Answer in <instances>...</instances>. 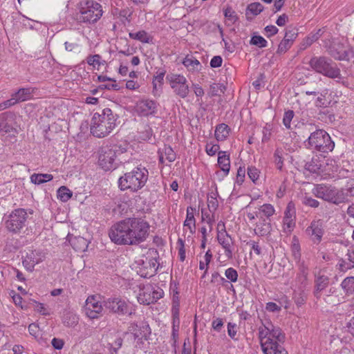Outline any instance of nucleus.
Returning <instances> with one entry per match:
<instances>
[{
	"instance_id": "53",
	"label": "nucleus",
	"mask_w": 354,
	"mask_h": 354,
	"mask_svg": "<svg viewBox=\"0 0 354 354\" xmlns=\"http://www.w3.org/2000/svg\"><path fill=\"white\" fill-rule=\"evenodd\" d=\"M297 30L295 28L288 29L286 30L283 39L292 44L294 40L297 38Z\"/></svg>"
},
{
	"instance_id": "37",
	"label": "nucleus",
	"mask_w": 354,
	"mask_h": 354,
	"mask_svg": "<svg viewBox=\"0 0 354 354\" xmlns=\"http://www.w3.org/2000/svg\"><path fill=\"white\" fill-rule=\"evenodd\" d=\"M270 338L278 342H283L285 339V336L281 328L279 327L274 326L272 323L270 327Z\"/></svg>"
},
{
	"instance_id": "42",
	"label": "nucleus",
	"mask_w": 354,
	"mask_h": 354,
	"mask_svg": "<svg viewBox=\"0 0 354 354\" xmlns=\"http://www.w3.org/2000/svg\"><path fill=\"white\" fill-rule=\"evenodd\" d=\"M250 44L259 48H264L267 46L268 41L260 35H254L252 37Z\"/></svg>"
},
{
	"instance_id": "44",
	"label": "nucleus",
	"mask_w": 354,
	"mask_h": 354,
	"mask_svg": "<svg viewBox=\"0 0 354 354\" xmlns=\"http://www.w3.org/2000/svg\"><path fill=\"white\" fill-rule=\"evenodd\" d=\"M224 16L227 20L230 21L232 24H234L238 20L237 15L231 7H227L225 9Z\"/></svg>"
},
{
	"instance_id": "54",
	"label": "nucleus",
	"mask_w": 354,
	"mask_h": 354,
	"mask_svg": "<svg viewBox=\"0 0 354 354\" xmlns=\"http://www.w3.org/2000/svg\"><path fill=\"white\" fill-rule=\"evenodd\" d=\"M292 44L283 39L279 44L277 53L278 54L285 53L292 46Z\"/></svg>"
},
{
	"instance_id": "33",
	"label": "nucleus",
	"mask_w": 354,
	"mask_h": 354,
	"mask_svg": "<svg viewBox=\"0 0 354 354\" xmlns=\"http://www.w3.org/2000/svg\"><path fill=\"white\" fill-rule=\"evenodd\" d=\"M158 153L162 155L169 162H174L176 160V153L170 146L164 145L158 149Z\"/></svg>"
},
{
	"instance_id": "9",
	"label": "nucleus",
	"mask_w": 354,
	"mask_h": 354,
	"mask_svg": "<svg viewBox=\"0 0 354 354\" xmlns=\"http://www.w3.org/2000/svg\"><path fill=\"white\" fill-rule=\"evenodd\" d=\"M102 6L93 0L86 1L80 9L77 18L80 22L93 24L97 22L102 16Z\"/></svg>"
},
{
	"instance_id": "11",
	"label": "nucleus",
	"mask_w": 354,
	"mask_h": 354,
	"mask_svg": "<svg viewBox=\"0 0 354 354\" xmlns=\"http://www.w3.org/2000/svg\"><path fill=\"white\" fill-rule=\"evenodd\" d=\"M326 49L328 54L334 59L340 61H348L354 57V50L349 46L337 42L333 45H326Z\"/></svg>"
},
{
	"instance_id": "51",
	"label": "nucleus",
	"mask_w": 354,
	"mask_h": 354,
	"mask_svg": "<svg viewBox=\"0 0 354 354\" xmlns=\"http://www.w3.org/2000/svg\"><path fill=\"white\" fill-rule=\"evenodd\" d=\"M140 133V138L141 139L143 140H149L153 136V130L149 125H146Z\"/></svg>"
},
{
	"instance_id": "47",
	"label": "nucleus",
	"mask_w": 354,
	"mask_h": 354,
	"mask_svg": "<svg viewBox=\"0 0 354 354\" xmlns=\"http://www.w3.org/2000/svg\"><path fill=\"white\" fill-rule=\"evenodd\" d=\"M227 334L233 340H238L237 325L235 323L229 322L227 324Z\"/></svg>"
},
{
	"instance_id": "64",
	"label": "nucleus",
	"mask_w": 354,
	"mask_h": 354,
	"mask_svg": "<svg viewBox=\"0 0 354 354\" xmlns=\"http://www.w3.org/2000/svg\"><path fill=\"white\" fill-rule=\"evenodd\" d=\"M223 59L221 56H214L210 61V66L212 68L220 67L222 64Z\"/></svg>"
},
{
	"instance_id": "22",
	"label": "nucleus",
	"mask_w": 354,
	"mask_h": 354,
	"mask_svg": "<svg viewBox=\"0 0 354 354\" xmlns=\"http://www.w3.org/2000/svg\"><path fill=\"white\" fill-rule=\"evenodd\" d=\"M270 327L271 322L266 321L263 323L262 326L259 328V338L261 346L263 342H268L273 339L270 338Z\"/></svg>"
},
{
	"instance_id": "32",
	"label": "nucleus",
	"mask_w": 354,
	"mask_h": 354,
	"mask_svg": "<svg viewBox=\"0 0 354 354\" xmlns=\"http://www.w3.org/2000/svg\"><path fill=\"white\" fill-rule=\"evenodd\" d=\"M129 36L131 39H136L145 44H149L151 41V37L145 30H140L137 32H129Z\"/></svg>"
},
{
	"instance_id": "2",
	"label": "nucleus",
	"mask_w": 354,
	"mask_h": 354,
	"mask_svg": "<svg viewBox=\"0 0 354 354\" xmlns=\"http://www.w3.org/2000/svg\"><path fill=\"white\" fill-rule=\"evenodd\" d=\"M118 118L109 108H105L101 112L95 113L92 117L90 131L96 138H104L109 136L116 127Z\"/></svg>"
},
{
	"instance_id": "43",
	"label": "nucleus",
	"mask_w": 354,
	"mask_h": 354,
	"mask_svg": "<svg viewBox=\"0 0 354 354\" xmlns=\"http://www.w3.org/2000/svg\"><path fill=\"white\" fill-rule=\"evenodd\" d=\"M283 150L282 149L277 148L274 153V162L279 170H281L283 165Z\"/></svg>"
},
{
	"instance_id": "63",
	"label": "nucleus",
	"mask_w": 354,
	"mask_h": 354,
	"mask_svg": "<svg viewBox=\"0 0 354 354\" xmlns=\"http://www.w3.org/2000/svg\"><path fill=\"white\" fill-rule=\"evenodd\" d=\"M207 205L210 212L216 211L218 207L217 199L212 196L210 199H208Z\"/></svg>"
},
{
	"instance_id": "55",
	"label": "nucleus",
	"mask_w": 354,
	"mask_h": 354,
	"mask_svg": "<svg viewBox=\"0 0 354 354\" xmlns=\"http://www.w3.org/2000/svg\"><path fill=\"white\" fill-rule=\"evenodd\" d=\"M283 218L295 219V211L292 203H289L286 207Z\"/></svg>"
},
{
	"instance_id": "3",
	"label": "nucleus",
	"mask_w": 354,
	"mask_h": 354,
	"mask_svg": "<svg viewBox=\"0 0 354 354\" xmlns=\"http://www.w3.org/2000/svg\"><path fill=\"white\" fill-rule=\"evenodd\" d=\"M149 171L144 167H135L132 171L125 173L118 179V187L121 191L129 190L136 192L141 189L148 180Z\"/></svg>"
},
{
	"instance_id": "48",
	"label": "nucleus",
	"mask_w": 354,
	"mask_h": 354,
	"mask_svg": "<svg viewBox=\"0 0 354 354\" xmlns=\"http://www.w3.org/2000/svg\"><path fill=\"white\" fill-rule=\"evenodd\" d=\"M283 231L286 233H290L295 226V219L283 218Z\"/></svg>"
},
{
	"instance_id": "17",
	"label": "nucleus",
	"mask_w": 354,
	"mask_h": 354,
	"mask_svg": "<svg viewBox=\"0 0 354 354\" xmlns=\"http://www.w3.org/2000/svg\"><path fill=\"white\" fill-rule=\"evenodd\" d=\"M261 346L264 354H288L287 351L279 344V342L274 339L263 342Z\"/></svg>"
},
{
	"instance_id": "62",
	"label": "nucleus",
	"mask_w": 354,
	"mask_h": 354,
	"mask_svg": "<svg viewBox=\"0 0 354 354\" xmlns=\"http://www.w3.org/2000/svg\"><path fill=\"white\" fill-rule=\"evenodd\" d=\"M35 309L42 315L47 316L50 315V310L44 306V304L36 302Z\"/></svg>"
},
{
	"instance_id": "56",
	"label": "nucleus",
	"mask_w": 354,
	"mask_h": 354,
	"mask_svg": "<svg viewBox=\"0 0 354 354\" xmlns=\"http://www.w3.org/2000/svg\"><path fill=\"white\" fill-rule=\"evenodd\" d=\"M328 292V293L326 295V297H324V299L326 303L335 305V303L336 301L335 299L337 297L336 295H334L335 294H336L335 289L331 288L329 289Z\"/></svg>"
},
{
	"instance_id": "60",
	"label": "nucleus",
	"mask_w": 354,
	"mask_h": 354,
	"mask_svg": "<svg viewBox=\"0 0 354 354\" xmlns=\"http://www.w3.org/2000/svg\"><path fill=\"white\" fill-rule=\"evenodd\" d=\"M245 176V169L244 167H239L237 170L236 182L239 185H241L244 182Z\"/></svg>"
},
{
	"instance_id": "16",
	"label": "nucleus",
	"mask_w": 354,
	"mask_h": 354,
	"mask_svg": "<svg viewBox=\"0 0 354 354\" xmlns=\"http://www.w3.org/2000/svg\"><path fill=\"white\" fill-rule=\"evenodd\" d=\"M306 232L310 235L311 241L315 244H319L324 234L323 223L320 220L313 221L306 229Z\"/></svg>"
},
{
	"instance_id": "40",
	"label": "nucleus",
	"mask_w": 354,
	"mask_h": 354,
	"mask_svg": "<svg viewBox=\"0 0 354 354\" xmlns=\"http://www.w3.org/2000/svg\"><path fill=\"white\" fill-rule=\"evenodd\" d=\"M86 62L88 65L93 66V67L96 65L100 66L106 64V61L102 59V57L98 54L88 56Z\"/></svg>"
},
{
	"instance_id": "61",
	"label": "nucleus",
	"mask_w": 354,
	"mask_h": 354,
	"mask_svg": "<svg viewBox=\"0 0 354 354\" xmlns=\"http://www.w3.org/2000/svg\"><path fill=\"white\" fill-rule=\"evenodd\" d=\"M219 148H220V147L218 145L207 144L206 147H205V151L209 156H213L217 152L218 153Z\"/></svg>"
},
{
	"instance_id": "50",
	"label": "nucleus",
	"mask_w": 354,
	"mask_h": 354,
	"mask_svg": "<svg viewBox=\"0 0 354 354\" xmlns=\"http://www.w3.org/2000/svg\"><path fill=\"white\" fill-rule=\"evenodd\" d=\"M339 269L342 272H346L348 270L352 269L354 268L353 264H351L346 258L341 259L338 262Z\"/></svg>"
},
{
	"instance_id": "8",
	"label": "nucleus",
	"mask_w": 354,
	"mask_h": 354,
	"mask_svg": "<svg viewBox=\"0 0 354 354\" xmlns=\"http://www.w3.org/2000/svg\"><path fill=\"white\" fill-rule=\"evenodd\" d=\"M310 66L317 73L335 79L341 77V72L337 64L331 59L320 56L313 57L309 61Z\"/></svg>"
},
{
	"instance_id": "20",
	"label": "nucleus",
	"mask_w": 354,
	"mask_h": 354,
	"mask_svg": "<svg viewBox=\"0 0 354 354\" xmlns=\"http://www.w3.org/2000/svg\"><path fill=\"white\" fill-rule=\"evenodd\" d=\"M272 230V226L270 222L267 221L263 216H260L259 221L256 224L254 229L255 234L259 236H266L270 234Z\"/></svg>"
},
{
	"instance_id": "58",
	"label": "nucleus",
	"mask_w": 354,
	"mask_h": 354,
	"mask_svg": "<svg viewBox=\"0 0 354 354\" xmlns=\"http://www.w3.org/2000/svg\"><path fill=\"white\" fill-rule=\"evenodd\" d=\"M131 14L132 13L129 12L128 8L120 10L118 12L119 17L121 19V21L123 24H124V20L130 22Z\"/></svg>"
},
{
	"instance_id": "6",
	"label": "nucleus",
	"mask_w": 354,
	"mask_h": 354,
	"mask_svg": "<svg viewBox=\"0 0 354 354\" xmlns=\"http://www.w3.org/2000/svg\"><path fill=\"white\" fill-rule=\"evenodd\" d=\"M103 306L109 313L119 316H131L136 313L135 306L129 300L118 295L104 298Z\"/></svg>"
},
{
	"instance_id": "21",
	"label": "nucleus",
	"mask_w": 354,
	"mask_h": 354,
	"mask_svg": "<svg viewBox=\"0 0 354 354\" xmlns=\"http://www.w3.org/2000/svg\"><path fill=\"white\" fill-rule=\"evenodd\" d=\"M218 165L221 169L223 171L224 176H227L230 169V154L227 153L226 151H218Z\"/></svg>"
},
{
	"instance_id": "23",
	"label": "nucleus",
	"mask_w": 354,
	"mask_h": 354,
	"mask_svg": "<svg viewBox=\"0 0 354 354\" xmlns=\"http://www.w3.org/2000/svg\"><path fill=\"white\" fill-rule=\"evenodd\" d=\"M10 113L8 112L0 114V132L12 133L15 137V134L17 133V130L8 122V117Z\"/></svg>"
},
{
	"instance_id": "57",
	"label": "nucleus",
	"mask_w": 354,
	"mask_h": 354,
	"mask_svg": "<svg viewBox=\"0 0 354 354\" xmlns=\"http://www.w3.org/2000/svg\"><path fill=\"white\" fill-rule=\"evenodd\" d=\"M39 263V260H30V258H25L22 263L26 269L30 272L34 270V267L36 264Z\"/></svg>"
},
{
	"instance_id": "1",
	"label": "nucleus",
	"mask_w": 354,
	"mask_h": 354,
	"mask_svg": "<svg viewBox=\"0 0 354 354\" xmlns=\"http://www.w3.org/2000/svg\"><path fill=\"white\" fill-rule=\"evenodd\" d=\"M150 225L142 218L129 217L111 226L109 232L111 240L118 245H138L146 241Z\"/></svg>"
},
{
	"instance_id": "25",
	"label": "nucleus",
	"mask_w": 354,
	"mask_h": 354,
	"mask_svg": "<svg viewBox=\"0 0 354 354\" xmlns=\"http://www.w3.org/2000/svg\"><path fill=\"white\" fill-rule=\"evenodd\" d=\"M329 279L328 277L322 275L317 277L315 281V287L314 291V295L317 298L321 297V292L327 287Z\"/></svg>"
},
{
	"instance_id": "7",
	"label": "nucleus",
	"mask_w": 354,
	"mask_h": 354,
	"mask_svg": "<svg viewBox=\"0 0 354 354\" xmlns=\"http://www.w3.org/2000/svg\"><path fill=\"white\" fill-rule=\"evenodd\" d=\"M312 193L316 197L335 205L342 203L346 200V195L342 189H339L331 185H316L312 189Z\"/></svg>"
},
{
	"instance_id": "28",
	"label": "nucleus",
	"mask_w": 354,
	"mask_h": 354,
	"mask_svg": "<svg viewBox=\"0 0 354 354\" xmlns=\"http://www.w3.org/2000/svg\"><path fill=\"white\" fill-rule=\"evenodd\" d=\"M229 127L224 123H221L216 126L214 136L218 141H223L229 136Z\"/></svg>"
},
{
	"instance_id": "30",
	"label": "nucleus",
	"mask_w": 354,
	"mask_h": 354,
	"mask_svg": "<svg viewBox=\"0 0 354 354\" xmlns=\"http://www.w3.org/2000/svg\"><path fill=\"white\" fill-rule=\"evenodd\" d=\"M53 176L49 174H33L30 176L31 183L35 185H40L52 180Z\"/></svg>"
},
{
	"instance_id": "31",
	"label": "nucleus",
	"mask_w": 354,
	"mask_h": 354,
	"mask_svg": "<svg viewBox=\"0 0 354 354\" xmlns=\"http://www.w3.org/2000/svg\"><path fill=\"white\" fill-rule=\"evenodd\" d=\"M183 64L189 71H199L201 67L200 62L192 55L187 56L183 59Z\"/></svg>"
},
{
	"instance_id": "41",
	"label": "nucleus",
	"mask_w": 354,
	"mask_h": 354,
	"mask_svg": "<svg viewBox=\"0 0 354 354\" xmlns=\"http://www.w3.org/2000/svg\"><path fill=\"white\" fill-rule=\"evenodd\" d=\"M342 289L346 292H351L354 290V277H348L345 278L342 283Z\"/></svg>"
},
{
	"instance_id": "26",
	"label": "nucleus",
	"mask_w": 354,
	"mask_h": 354,
	"mask_svg": "<svg viewBox=\"0 0 354 354\" xmlns=\"http://www.w3.org/2000/svg\"><path fill=\"white\" fill-rule=\"evenodd\" d=\"M32 92L33 90L31 88H22L12 95L17 102H19L30 100L32 96Z\"/></svg>"
},
{
	"instance_id": "52",
	"label": "nucleus",
	"mask_w": 354,
	"mask_h": 354,
	"mask_svg": "<svg viewBox=\"0 0 354 354\" xmlns=\"http://www.w3.org/2000/svg\"><path fill=\"white\" fill-rule=\"evenodd\" d=\"M259 171L255 167L250 166L248 167V176L252 180L253 183H255L257 180H258L259 177Z\"/></svg>"
},
{
	"instance_id": "14",
	"label": "nucleus",
	"mask_w": 354,
	"mask_h": 354,
	"mask_svg": "<svg viewBox=\"0 0 354 354\" xmlns=\"http://www.w3.org/2000/svg\"><path fill=\"white\" fill-rule=\"evenodd\" d=\"M133 335L134 339L147 340L151 335V328L147 323H141L140 325L135 322L131 323L128 327V332L126 334Z\"/></svg>"
},
{
	"instance_id": "45",
	"label": "nucleus",
	"mask_w": 354,
	"mask_h": 354,
	"mask_svg": "<svg viewBox=\"0 0 354 354\" xmlns=\"http://www.w3.org/2000/svg\"><path fill=\"white\" fill-rule=\"evenodd\" d=\"M295 113L292 110H288L284 113L283 118V124L288 129H291L290 123L294 118Z\"/></svg>"
},
{
	"instance_id": "29",
	"label": "nucleus",
	"mask_w": 354,
	"mask_h": 354,
	"mask_svg": "<svg viewBox=\"0 0 354 354\" xmlns=\"http://www.w3.org/2000/svg\"><path fill=\"white\" fill-rule=\"evenodd\" d=\"M194 209L192 207H188L187 209L186 219L184 222V226L188 227L190 232L193 234L195 231V218L194 215Z\"/></svg>"
},
{
	"instance_id": "35",
	"label": "nucleus",
	"mask_w": 354,
	"mask_h": 354,
	"mask_svg": "<svg viewBox=\"0 0 354 354\" xmlns=\"http://www.w3.org/2000/svg\"><path fill=\"white\" fill-rule=\"evenodd\" d=\"M57 198L59 199L62 202L68 201L73 195L72 192L66 186L60 187L57 191Z\"/></svg>"
},
{
	"instance_id": "12",
	"label": "nucleus",
	"mask_w": 354,
	"mask_h": 354,
	"mask_svg": "<svg viewBox=\"0 0 354 354\" xmlns=\"http://www.w3.org/2000/svg\"><path fill=\"white\" fill-rule=\"evenodd\" d=\"M167 80L169 82L171 88L177 95L181 98L187 97L189 88L187 84V80L185 76L171 73L167 75Z\"/></svg>"
},
{
	"instance_id": "59",
	"label": "nucleus",
	"mask_w": 354,
	"mask_h": 354,
	"mask_svg": "<svg viewBox=\"0 0 354 354\" xmlns=\"http://www.w3.org/2000/svg\"><path fill=\"white\" fill-rule=\"evenodd\" d=\"M151 294L152 297L154 299V304L160 299H161L164 295V292L162 289H161L159 287H157V288H154L151 286Z\"/></svg>"
},
{
	"instance_id": "15",
	"label": "nucleus",
	"mask_w": 354,
	"mask_h": 354,
	"mask_svg": "<svg viewBox=\"0 0 354 354\" xmlns=\"http://www.w3.org/2000/svg\"><path fill=\"white\" fill-rule=\"evenodd\" d=\"M136 109L141 116L154 115L158 111V104L151 100H142L137 102Z\"/></svg>"
},
{
	"instance_id": "13",
	"label": "nucleus",
	"mask_w": 354,
	"mask_h": 354,
	"mask_svg": "<svg viewBox=\"0 0 354 354\" xmlns=\"http://www.w3.org/2000/svg\"><path fill=\"white\" fill-rule=\"evenodd\" d=\"M103 307V303L98 301L96 296H89L86 300L85 314L91 319H98L102 315Z\"/></svg>"
},
{
	"instance_id": "34",
	"label": "nucleus",
	"mask_w": 354,
	"mask_h": 354,
	"mask_svg": "<svg viewBox=\"0 0 354 354\" xmlns=\"http://www.w3.org/2000/svg\"><path fill=\"white\" fill-rule=\"evenodd\" d=\"M291 252L294 260L297 263H300L301 260V248L298 240L294 237L292 243L291 244Z\"/></svg>"
},
{
	"instance_id": "24",
	"label": "nucleus",
	"mask_w": 354,
	"mask_h": 354,
	"mask_svg": "<svg viewBox=\"0 0 354 354\" xmlns=\"http://www.w3.org/2000/svg\"><path fill=\"white\" fill-rule=\"evenodd\" d=\"M62 319L66 327H75L78 323L77 316L68 309L64 310Z\"/></svg>"
},
{
	"instance_id": "49",
	"label": "nucleus",
	"mask_w": 354,
	"mask_h": 354,
	"mask_svg": "<svg viewBox=\"0 0 354 354\" xmlns=\"http://www.w3.org/2000/svg\"><path fill=\"white\" fill-rule=\"evenodd\" d=\"M225 275L227 279H229L231 282H236L238 280V272L233 268H227L225 272Z\"/></svg>"
},
{
	"instance_id": "36",
	"label": "nucleus",
	"mask_w": 354,
	"mask_h": 354,
	"mask_svg": "<svg viewBox=\"0 0 354 354\" xmlns=\"http://www.w3.org/2000/svg\"><path fill=\"white\" fill-rule=\"evenodd\" d=\"M258 212L259 216H265L267 219H269L274 214L275 209L271 204L266 203L261 205Z\"/></svg>"
},
{
	"instance_id": "38",
	"label": "nucleus",
	"mask_w": 354,
	"mask_h": 354,
	"mask_svg": "<svg viewBox=\"0 0 354 354\" xmlns=\"http://www.w3.org/2000/svg\"><path fill=\"white\" fill-rule=\"evenodd\" d=\"M225 89L226 87L224 84L214 83L210 85L209 95L211 97L218 96L221 93H224Z\"/></svg>"
},
{
	"instance_id": "10",
	"label": "nucleus",
	"mask_w": 354,
	"mask_h": 354,
	"mask_svg": "<svg viewBox=\"0 0 354 354\" xmlns=\"http://www.w3.org/2000/svg\"><path fill=\"white\" fill-rule=\"evenodd\" d=\"M28 214L24 209L13 210L6 220V227L12 233L19 234L26 227Z\"/></svg>"
},
{
	"instance_id": "18",
	"label": "nucleus",
	"mask_w": 354,
	"mask_h": 354,
	"mask_svg": "<svg viewBox=\"0 0 354 354\" xmlns=\"http://www.w3.org/2000/svg\"><path fill=\"white\" fill-rule=\"evenodd\" d=\"M217 239L218 243L222 245L225 250V254L227 258L232 257V246L233 240L227 232H222V234H217Z\"/></svg>"
},
{
	"instance_id": "46",
	"label": "nucleus",
	"mask_w": 354,
	"mask_h": 354,
	"mask_svg": "<svg viewBox=\"0 0 354 354\" xmlns=\"http://www.w3.org/2000/svg\"><path fill=\"white\" fill-rule=\"evenodd\" d=\"M302 203L306 206L314 208L317 207L319 205V202L317 200L313 198L307 194L302 198Z\"/></svg>"
},
{
	"instance_id": "19",
	"label": "nucleus",
	"mask_w": 354,
	"mask_h": 354,
	"mask_svg": "<svg viewBox=\"0 0 354 354\" xmlns=\"http://www.w3.org/2000/svg\"><path fill=\"white\" fill-rule=\"evenodd\" d=\"M152 297L151 285H147L140 288L137 299L140 304L147 306L154 304V299Z\"/></svg>"
},
{
	"instance_id": "39",
	"label": "nucleus",
	"mask_w": 354,
	"mask_h": 354,
	"mask_svg": "<svg viewBox=\"0 0 354 354\" xmlns=\"http://www.w3.org/2000/svg\"><path fill=\"white\" fill-rule=\"evenodd\" d=\"M263 10V6L259 2H254L250 3L246 10V16L248 15L249 12L252 14L253 15H258L260 14Z\"/></svg>"
},
{
	"instance_id": "4",
	"label": "nucleus",
	"mask_w": 354,
	"mask_h": 354,
	"mask_svg": "<svg viewBox=\"0 0 354 354\" xmlns=\"http://www.w3.org/2000/svg\"><path fill=\"white\" fill-rule=\"evenodd\" d=\"M127 147V143L102 147L99 151V165L105 171L115 169L116 167L115 158L118 155L126 152Z\"/></svg>"
},
{
	"instance_id": "5",
	"label": "nucleus",
	"mask_w": 354,
	"mask_h": 354,
	"mask_svg": "<svg viewBox=\"0 0 354 354\" xmlns=\"http://www.w3.org/2000/svg\"><path fill=\"white\" fill-rule=\"evenodd\" d=\"M304 145L307 149L322 153L330 152L335 147V143L329 134L323 129H317L312 132L304 142Z\"/></svg>"
},
{
	"instance_id": "27",
	"label": "nucleus",
	"mask_w": 354,
	"mask_h": 354,
	"mask_svg": "<svg viewBox=\"0 0 354 354\" xmlns=\"http://www.w3.org/2000/svg\"><path fill=\"white\" fill-rule=\"evenodd\" d=\"M322 167L319 158L313 157L311 160L306 162L304 169L310 174H319Z\"/></svg>"
}]
</instances>
